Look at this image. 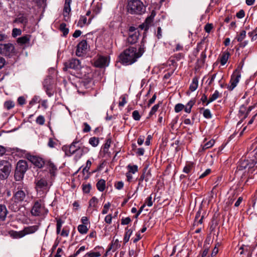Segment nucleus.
I'll return each mask as SVG.
<instances>
[{"mask_svg": "<svg viewBox=\"0 0 257 257\" xmlns=\"http://www.w3.org/2000/svg\"><path fill=\"white\" fill-rule=\"evenodd\" d=\"M145 48L144 45L142 43L138 50L134 47H129L120 54V61L126 65L134 63L143 55L145 52Z\"/></svg>", "mask_w": 257, "mask_h": 257, "instance_id": "1", "label": "nucleus"}, {"mask_svg": "<svg viewBox=\"0 0 257 257\" xmlns=\"http://www.w3.org/2000/svg\"><path fill=\"white\" fill-rule=\"evenodd\" d=\"M127 11L132 15H142L145 12L146 8L140 0H130L127 2Z\"/></svg>", "mask_w": 257, "mask_h": 257, "instance_id": "2", "label": "nucleus"}, {"mask_svg": "<svg viewBox=\"0 0 257 257\" xmlns=\"http://www.w3.org/2000/svg\"><path fill=\"white\" fill-rule=\"evenodd\" d=\"M83 68L81 66L80 61L77 59L73 58L64 63V67L63 69L64 71L72 69L82 76L83 75L82 72H81V69Z\"/></svg>", "mask_w": 257, "mask_h": 257, "instance_id": "3", "label": "nucleus"}, {"mask_svg": "<svg viewBox=\"0 0 257 257\" xmlns=\"http://www.w3.org/2000/svg\"><path fill=\"white\" fill-rule=\"evenodd\" d=\"M11 166L10 163L6 160L0 162V179H7L10 175Z\"/></svg>", "mask_w": 257, "mask_h": 257, "instance_id": "4", "label": "nucleus"}, {"mask_svg": "<svg viewBox=\"0 0 257 257\" xmlns=\"http://www.w3.org/2000/svg\"><path fill=\"white\" fill-rule=\"evenodd\" d=\"M16 53L14 46L11 43H0V54L5 56H12Z\"/></svg>", "mask_w": 257, "mask_h": 257, "instance_id": "5", "label": "nucleus"}, {"mask_svg": "<svg viewBox=\"0 0 257 257\" xmlns=\"http://www.w3.org/2000/svg\"><path fill=\"white\" fill-rule=\"evenodd\" d=\"M32 233V227L28 226L24 228L23 230L17 231L11 230L9 232V234L11 237L14 238H20L26 235Z\"/></svg>", "mask_w": 257, "mask_h": 257, "instance_id": "6", "label": "nucleus"}, {"mask_svg": "<svg viewBox=\"0 0 257 257\" xmlns=\"http://www.w3.org/2000/svg\"><path fill=\"white\" fill-rule=\"evenodd\" d=\"M109 61L107 57L97 55L93 60L94 66L98 68H102L108 66Z\"/></svg>", "mask_w": 257, "mask_h": 257, "instance_id": "7", "label": "nucleus"}, {"mask_svg": "<svg viewBox=\"0 0 257 257\" xmlns=\"http://www.w3.org/2000/svg\"><path fill=\"white\" fill-rule=\"evenodd\" d=\"M240 77V73L237 70H235L231 76L230 80V85L227 86L229 90L232 91L236 86Z\"/></svg>", "mask_w": 257, "mask_h": 257, "instance_id": "8", "label": "nucleus"}, {"mask_svg": "<svg viewBox=\"0 0 257 257\" xmlns=\"http://www.w3.org/2000/svg\"><path fill=\"white\" fill-rule=\"evenodd\" d=\"M155 15V12L153 11L151 15L146 18L145 22L140 25L138 28H140L141 30L147 31L152 25Z\"/></svg>", "mask_w": 257, "mask_h": 257, "instance_id": "9", "label": "nucleus"}, {"mask_svg": "<svg viewBox=\"0 0 257 257\" xmlns=\"http://www.w3.org/2000/svg\"><path fill=\"white\" fill-rule=\"evenodd\" d=\"M88 46L85 40L81 41L77 46L76 55L78 57H81L85 55L88 49Z\"/></svg>", "mask_w": 257, "mask_h": 257, "instance_id": "10", "label": "nucleus"}, {"mask_svg": "<svg viewBox=\"0 0 257 257\" xmlns=\"http://www.w3.org/2000/svg\"><path fill=\"white\" fill-rule=\"evenodd\" d=\"M44 212L43 201L40 199L35 202L33 205V216H39Z\"/></svg>", "mask_w": 257, "mask_h": 257, "instance_id": "11", "label": "nucleus"}, {"mask_svg": "<svg viewBox=\"0 0 257 257\" xmlns=\"http://www.w3.org/2000/svg\"><path fill=\"white\" fill-rule=\"evenodd\" d=\"M78 141L75 140L69 146L68 150L66 153L68 156H71L74 154H76L75 158L77 160V156L78 155L79 145H77Z\"/></svg>", "mask_w": 257, "mask_h": 257, "instance_id": "12", "label": "nucleus"}, {"mask_svg": "<svg viewBox=\"0 0 257 257\" xmlns=\"http://www.w3.org/2000/svg\"><path fill=\"white\" fill-rule=\"evenodd\" d=\"M43 85L48 96L49 97L52 96L54 94V90L52 80L50 78L46 79L44 81Z\"/></svg>", "mask_w": 257, "mask_h": 257, "instance_id": "13", "label": "nucleus"}, {"mask_svg": "<svg viewBox=\"0 0 257 257\" xmlns=\"http://www.w3.org/2000/svg\"><path fill=\"white\" fill-rule=\"evenodd\" d=\"M45 164V160L42 157L33 156V165L38 168H42Z\"/></svg>", "mask_w": 257, "mask_h": 257, "instance_id": "14", "label": "nucleus"}, {"mask_svg": "<svg viewBox=\"0 0 257 257\" xmlns=\"http://www.w3.org/2000/svg\"><path fill=\"white\" fill-rule=\"evenodd\" d=\"M71 0H65L63 10V15L65 21L69 19V15L71 11L70 4Z\"/></svg>", "mask_w": 257, "mask_h": 257, "instance_id": "15", "label": "nucleus"}, {"mask_svg": "<svg viewBox=\"0 0 257 257\" xmlns=\"http://www.w3.org/2000/svg\"><path fill=\"white\" fill-rule=\"evenodd\" d=\"M28 169V164L25 160H20L17 164L16 169L25 173Z\"/></svg>", "mask_w": 257, "mask_h": 257, "instance_id": "16", "label": "nucleus"}, {"mask_svg": "<svg viewBox=\"0 0 257 257\" xmlns=\"http://www.w3.org/2000/svg\"><path fill=\"white\" fill-rule=\"evenodd\" d=\"M248 173L249 174H254L257 173V161H254V160H251V163H250V165L249 166L248 169Z\"/></svg>", "mask_w": 257, "mask_h": 257, "instance_id": "17", "label": "nucleus"}, {"mask_svg": "<svg viewBox=\"0 0 257 257\" xmlns=\"http://www.w3.org/2000/svg\"><path fill=\"white\" fill-rule=\"evenodd\" d=\"M139 34L140 33H132L127 39V43L130 44L136 43L138 40Z\"/></svg>", "mask_w": 257, "mask_h": 257, "instance_id": "18", "label": "nucleus"}, {"mask_svg": "<svg viewBox=\"0 0 257 257\" xmlns=\"http://www.w3.org/2000/svg\"><path fill=\"white\" fill-rule=\"evenodd\" d=\"M25 197V193L23 191L20 190L17 191L13 197L16 200L17 202L23 201Z\"/></svg>", "mask_w": 257, "mask_h": 257, "instance_id": "19", "label": "nucleus"}, {"mask_svg": "<svg viewBox=\"0 0 257 257\" xmlns=\"http://www.w3.org/2000/svg\"><path fill=\"white\" fill-rule=\"evenodd\" d=\"M251 163V160H241L238 167L239 170L248 169L249 166Z\"/></svg>", "mask_w": 257, "mask_h": 257, "instance_id": "20", "label": "nucleus"}, {"mask_svg": "<svg viewBox=\"0 0 257 257\" xmlns=\"http://www.w3.org/2000/svg\"><path fill=\"white\" fill-rule=\"evenodd\" d=\"M8 211L5 205H0V219L4 221L5 220Z\"/></svg>", "mask_w": 257, "mask_h": 257, "instance_id": "21", "label": "nucleus"}, {"mask_svg": "<svg viewBox=\"0 0 257 257\" xmlns=\"http://www.w3.org/2000/svg\"><path fill=\"white\" fill-rule=\"evenodd\" d=\"M34 1L39 9L38 12H43L46 7V0H33V2Z\"/></svg>", "mask_w": 257, "mask_h": 257, "instance_id": "22", "label": "nucleus"}, {"mask_svg": "<svg viewBox=\"0 0 257 257\" xmlns=\"http://www.w3.org/2000/svg\"><path fill=\"white\" fill-rule=\"evenodd\" d=\"M18 202H17L16 200L12 198L9 202V207L13 211L16 212L19 210V206L18 205Z\"/></svg>", "mask_w": 257, "mask_h": 257, "instance_id": "23", "label": "nucleus"}, {"mask_svg": "<svg viewBox=\"0 0 257 257\" xmlns=\"http://www.w3.org/2000/svg\"><path fill=\"white\" fill-rule=\"evenodd\" d=\"M229 56L228 52H224L220 57V63L221 65H224L227 62Z\"/></svg>", "mask_w": 257, "mask_h": 257, "instance_id": "24", "label": "nucleus"}, {"mask_svg": "<svg viewBox=\"0 0 257 257\" xmlns=\"http://www.w3.org/2000/svg\"><path fill=\"white\" fill-rule=\"evenodd\" d=\"M89 151V150L88 148L83 146L82 145H79L77 160L79 159L83 154L87 153Z\"/></svg>", "mask_w": 257, "mask_h": 257, "instance_id": "25", "label": "nucleus"}, {"mask_svg": "<svg viewBox=\"0 0 257 257\" xmlns=\"http://www.w3.org/2000/svg\"><path fill=\"white\" fill-rule=\"evenodd\" d=\"M220 96H221V95L219 93V91L218 90H215L214 93L210 97V98L208 100L207 102L206 103V105H207L210 102L215 100Z\"/></svg>", "mask_w": 257, "mask_h": 257, "instance_id": "26", "label": "nucleus"}, {"mask_svg": "<svg viewBox=\"0 0 257 257\" xmlns=\"http://www.w3.org/2000/svg\"><path fill=\"white\" fill-rule=\"evenodd\" d=\"M96 187L99 191H103L105 188V181L103 179L99 180L96 184Z\"/></svg>", "mask_w": 257, "mask_h": 257, "instance_id": "27", "label": "nucleus"}, {"mask_svg": "<svg viewBox=\"0 0 257 257\" xmlns=\"http://www.w3.org/2000/svg\"><path fill=\"white\" fill-rule=\"evenodd\" d=\"M36 189L38 187L42 188L44 187H46L47 185V182L45 179L42 178V179H40V180H36Z\"/></svg>", "mask_w": 257, "mask_h": 257, "instance_id": "28", "label": "nucleus"}, {"mask_svg": "<svg viewBox=\"0 0 257 257\" xmlns=\"http://www.w3.org/2000/svg\"><path fill=\"white\" fill-rule=\"evenodd\" d=\"M198 86V80L197 77H194L192 82L191 83L189 89L191 91H194L197 88Z\"/></svg>", "mask_w": 257, "mask_h": 257, "instance_id": "29", "label": "nucleus"}, {"mask_svg": "<svg viewBox=\"0 0 257 257\" xmlns=\"http://www.w3.org/2000/svg\"><path fill=\"white\" fill-rule=\"evenodd\" d=\"M27 22V19L23 15H20L18 18L16 19L14 21L15 23H21L23 25L26 24Z\"/></svg>", "mask_w": 257, "mask_h": 257, "instance_id": "30", "label": "nucleus"}, {"mask_svg": "<svg viewBox=\"0 0 257 257\" xmlns=\"http://www.w3.org/2000/svg\"><path fill=\"white\" fill-rule=\"evenodd\" d=\"M25 173L24 172H21L20 170L16 169L14 175L15 180L18 181L22 180L24 178Z\"/></svg>", "mask_w": 257, "mask_h": 257, "instance_id": "31", "label": "nucleus"}, {"mask_svg": "<svg viewBox=\"0 0 257 257\" xmlns=\"http://www.w3.org/2000/svg\"><path fill=\"white\" fill-rule=\"evenodd\" d=\"M195 100L194 99L190 100L186 104L185 107V111L187 113H190L192 106L194 105Z\"/></svg>", "mask_w": 257, "mask_h": 257, "instance_id": "32", "label": "nucleus"}, {"mask_svg": "<svg viewBox=\"0 0 257 257\" xmlns=\"http://www.w3.org/2000/svg\"><path fill=\"white\" fill-rule=\"evenodd\" d=\"M127 168L128 170L127 172L131 174H135L138 171V167L136 165H131L130 164L127 166Z\"/></svg>", "mask_w": 257, "mask_h": 257, "instance_id": "33", "label": "nucleus"}, {"mask_svg": "<svg viewBox=\"0 0 257 257\" xmlns=\"http://www.w3.org/2000/svg\"><path fill=\"white\" fill-rule=\"evenodd\" d=\"M29 38L27 36L20 37L17 39L18 43L21 45L26 44L27 42H29Z\"/></svg>", "mask_w": 257, "mask_h": 257, "instance_id": "34", "label": "nucleus"}, {"mask_svg": "<svg viewBox=\"0 0 257 257\" xmlns=\"http://www.w3.org/2000/svg\"><path fill=\"white\" fill-rule=\"evenodd\" d=\"M78 230L81 234H86L88 230V228L85 225L80 224L78 226Z\"/></svg>", "mask_w": 257, "mask_h": 257, "instance_id": "35", "label": "nucleus"}, {"mask_svg": "<svg viewBox=\"0 0 257 257\" xmlns=\"http://www.w3.org/2000/svg\"><path fill=\"white\" fill-rule=\"evenodd\" d=\"M98 200L95 197H93L89 202V206L90 207L96 208Z\"/></svg>", "mask_w": 257, "mask_h": 257, "instance_id": "36", "label": "nucleus"}, {"mask_svg": "<svg viewBox=\"0 0 257 257\" xmlns=\"http://www.w3.org/2000/svg\"><path fill=\"white\" fill-rule=\"evenodd\" d=\"M14 106L15 102L12 100H8L4 103V107L8 110L13 108Z\"/></svg>", "mask_w": 257, "mask_h": 257, "instance_id": "37", "label": "nucleus"}, {"mask_svg": "<svg viewBox=\"0 0 257 257\" xmlns=\"http://www.w3.org/2000/svg\"><path fill=\"white\" fill-rule=\"evenodd\" d=\"M215 143V141L214 140H211L208 142L206 143L203 146H202V150H205L207 149H209L211 147H212Z\"/></svg>", "mask_w": 257, "mask_h": 257, "instance_id": "38", "label": "nucleus"}, {"mask_svg": "<svg viewBox=\"0 0 257 257\" xmlns=\"http://www.w3.org/2000/svg\"><path fill=\"white\" fill-rule=\"evenodd\" d=\"M201 110H203V115L204 117L207 119H209L212 117L211 111L209 109H204L203 108H201Z\"/></svg>", "mask_w": 257, "mask_h": 257, "instance_id": "39", "label": "nucleus"}, {"mask_svg": "<svg viewBox=\"0 0 257 257\" xmlns=\"http://www.w3.org/2000/svg\"><path fill=\"white\" fill-rule=\"evenodd\" d=\"M89 143L93 147H96L99 143V140L95 137H92L89 139Z\"/></svg>", "mask_w": 257, "mask_h": 257, "instance_id": "40", "label": "nucleus"}, {"mask_svg": "<svg viewBox=\"0 0 257 257\" xmlns=\"http://www.w3.org/2000/svg\"><path fill=\"white\" fill-rule=\"evenodd\" d=\"M100 256V254L99 252H90L86 253L84 257H99Z\"/></svg>", "mask_w": 257, "mask_h": 257, "instance_id": "41", "label": "nucleus"}, {"mask_svg": "<svg viewBox=\"0 0 257 257\" xmlns=\"http://www.w3.org/2000/svg\"><path fill=\"white\" fill-rule=\"evenodd\" d=\"M175 111L177 113L179 112L183 109H185V106L181 103H178L175 106Z\"/></svg>", "mask_w": 257, "mask_h": 257, "instance_id": "42", "label": "nucleus"}, {"mask_svg": "<svg viewBox=\"0 0 257 257\" xmlns=\"http://www.w3.org/2000/svg\"><path fill=\"white\" fill-rule=\"evenodd\" d=\"M160 103H161L160 102ZM160 106V103L155 104L154 106H153L149 113V115L151 116L153 114H154L158 109Z\"/></svg>", "mask_w": 257, "mask_h": 257, "instance_id": "43", "label": "nucleus"}, {"mask_svg": "<svg viewBox=\"0 0 257 257\" xmlns=\"http://www.w3.org/2000/svg\"><path fill=\"white\" fill-rule=\"evenodd\" d=\"M132 116L133 118L136 120H139L141 118V116L138 110H135L133 112Z\"/></svg>", "mask_w": 257, "mask_h": 257, "instance_id": "44", "label": "nucleus"}, {"mask_svg": "<svg viewBox=\"0 0 257 257\" xmlns=\"http://www.w3.org/2000/svg\"><path fill=\"white\" fill-rule=\"evenodd\" d=\"M193 165L192 164H187L186 165L183 169V172L185 173H189L191 172Z\"/></svg>", "mask_w": 257, "mask_h": 257, "instance_id": "45", "label": "nucleus"}, {"mask_svg": "<svg viewBox=\"0 0 257 257\" xmlns=\"http://www.w3.org/2000/svg\"><path fill=\"white\" fill-rule=\"evenodd\" d=\"M132 233V231L128 230L124 235L123 241L124 243H126L128 241Z\"/></svg>", "mask_w": 257, "mask_h": 257, "instance_id": "46", "label": "nucleus"}, {"mask_svg": "<svg viewBox=\"0 0 257 257\" xmlns=\"http://www.w3.org/2000/svg\"><path fill=\"white\" fill-rule=\"evenodd\" d=\"M36 121L38 124L42 125L45 122V118L42 115H40L37 118Z\"/></svg>", "mask_w": 257, "mask_h": 257, "instance_id": "47", "label": "nucleus"}, {"mask_svg": "<svg viewBox=\"0 0 257 257\" xmlns=\"http://www.w3.org/2000/svg\"><path fill=\"white\" fill-rule=\"evenodd\" d=\"M110 206V204L109 202H108L104 204L103 206V209L102 211V214H105L108 212L109 207Z\"/></svg>", "mask_w": 257, "mask_h": 257, "instance_id": "48", "label": "nucleus"}, {"mask_svg": "<svg viewBox=\"0 0 257 257\" xmlns=\"http://www.w3.org/2000/svg\"><path fill=\"white\" fill-rule=\"evenodd\" d=\"M49 171L51 174H53V173L57 170V168L55 166V165L52 163H50L49 164Z\"/></svg>", "mask_w": 257, "mask_h": 257, "instance_id": "49", "label": "nucleus"}, {"mask_svg": "<svg viewBox=\"0 0 257 257\" xmlns=\"http://www.w3.org/2000/svg\"><path fill=\"white\" fill-rule=\"evenodd\" d=\"M91 165V162L90 160H87L86 164V166L83 169V172H88Z\"/></svg>", "mask_w": 257, "mask_h": 257, "instance_id": "50", "label": "nucleus"}, {"mask_svg": "<svg viewBox=\"0 0 257 257\" xmlns=\"http://www.w3.org/2000/svg\"><path fill=\"white\" fill-rule=\"evenodd\" d=\"M59 30L62 32H68L69 31V29L66 28V25L65 23H62L60 25Z\"/></svg>", "mask_w": 257, "mask_h": 257, "instance_id": "51", "label": "nucleus"}, {"mask_svg": "<svg viewBox=\"0 0 257 257\" xmlns=\"http://www.w3.org/2000/svg\"><path fill=\"white\" fill-rule=\"evenodd\" d=\"M153 201H152V197L151 195L146 199L145 204H147L148 206L151 207L153 205Z\"/></svg>", "mask_w": 257, "mask_h": 257, "instance_id": "52", "label": "nucleus"}, {"mask_svg": "<svg viewBox=\"0 0 257 257\" xmlns=\"http://www.w3.org/2000/svg\"><path fill=\"white\" fill-rule=\"evenodd\" d=\"M91 188V186L90 184H85L83 185L82 189L84 192L85 193H89Z\"/></svg>", "mask_w": 257, "mask_h": 257, "instance_id": "53", "label": "nucleus"}, {"mask_svg": "<svg viewBox=\"0 0 257 257\" xmlns=\"http://www.w3.org/2000/svg\"><path fill=\"white\" fill-rule=\"evenodd\" d=\"M83 125L84 126V127L83 129V132L84 133H88L90 131L91 127H90V125L87 122H84L83 123Z\"/></svg>", "mask_w": 257, "mask_h": 257, "instance_id": "54", "label": "nucleus"}, {"mask_svg": "<svg viewBox=\"0 0 257 257\" xmlns=\"http://www.w3.org/2000/svg\"><path fill=\"white\" fill-rule=\"evenodd\" d=\"M236 16L237 18L239 19H241L243 18L245 16L244 11L243 10H240L238 13H236Z\"/></svg>", "mask_w": 257, "mask_h": 257, "instance_id": "55", "label": "nucleus"}, {"mask_svg": "<svg viewBox=\"0 0 257 257\" xmlns=\"http://www.w3.org/2000/svg\"><path fill=\"white\" fill-rule=\"evenodd\" d=\"M136 154L138 156H143L145 153V150L143 148H140L137 149Z\"/></svg>", "mask_w": 257, "mask_h": 257, "instance_id": "56", "label": "nucleus"}, {"mask_svg": "<svg viewBox=\"0 0 257 257\" xmlns=\"http://www.w3.org/2000/svg\"><path fill=\"white\" fill-rule=\"evenodd\" d=\"M213 28L212 24H207L204 27V29L206 32H210Z\"/></svg>", "mask_w": 257, "mask_h": 257, "instance_id": "57", "label": "nucleus"}, {"mask_svg": "<svg viewBox=\"0 0 257 257\" xmlns=\"http://www.w3.org/2000/svg\"><path fill=\"white\" fill-rule=\"evenodd\" d=\"M211 172V170L210 169H207V170H206V171L203 173H202V174H201L199 176V178L200 179H202L204 177H205V176H207L208 174H209Z\"/></svg>", "mask_w": 257, "mask_h": 257, "instance_id": "58", "label": "nucleus"}, {"mask_svg": "<svg viewBox=\"0 0 257 257\" xmlns=\"http://www.w3.org/2000/svg\"><path fill=\"white\" fill-rule=\"evenodd\" d=\"M86 249V247L85 246H81L78 250H77L75 253V255H78L81 252H83Z\"/></svg>", "mask_w": 257, "mask_h": 257, "instance_id": "59", "label": "nucleus"}, {"mask_svg": "<svg viewBox=\"0 0 257 257\" xmlns=\"http://www.w3.org/2000/svg\"><path fill=\"white\" fill-rule=\"evenodd\" d=\"M105 222L108 224H110L112 220V216L111 214L106 215L105 217Z\"/></svg>", "mask_w": 257, "mask_h": 257, "instance_id": "60", "label": "nucleus"}, {"mask_svg": "<svg viewBox=\"0 0 257 257\" xmlns=\"http://www.w3.org/2000/svg\"><path fill=\"white\" fill-rule=\"evenodd\" d=\"M121 101L119 102V106L122 107L124 105V104L126 103L125 97L124 96H122L121 97Z\"/></svg>", "mask_w": 257, "mask_h": 257, "instance_id": "61", "label": "nucleus"}, {"mask_svg": "<svg viewBox=\"0 0 257 257\" xmlns=\"http://www.w3.org/2000/svg\"><path fill=\"white\" fill-rule=\"evenodd\" d=\"M183 50V46L181 44H177L175 48L174 49V51H180Z\"/></svg>", "mask_w": 257, "mask_h": 257, "instance_id": "62", "label": "nucleus"}, {"mask_svg": "<svg viewBox=\"0 0 257 257\" xmlns=\"http://www.w3.org/2000/svg\"><path fill=\"white\" fill-rule=\"evenodd\" d=\"M56 145L55 142L53 141V140L52 138H50L49 139V142L48 143V146L50 148H54L55 147V145Z\"/></svg>", "mask_w": 257, "mask_h": 257, "instance_id": "63", "label": "nucleus"}, {"mask_svg": "<svg viewBox=\"0 0 257 257\" xmlns=\"http://www.w3.org/2000/svg\"><path fill=\"white\" fill-rule=\"evenodd\" d=\"M251 155L255 159L257 160V146L254 150L250 153Z\"/></svg>", "mask_w": 257, "mask_h": 257, "instance_id": "64", "label": "nucleus"}]
</instances>
